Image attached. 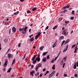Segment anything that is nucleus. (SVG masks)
Listing matches in <instances>:
<instances>
[{
    "instance_id": "14",
    "label": "nucleus",
    "mask_w": 78,
    "mask_h": 78,
    "mask_svg": "<svg viewBox=\"0 0 78 78\" xmlns=\"http://www.w3.org/2000/svg\"><path fill=\"white\" fill-rule=\"evenodd\" d=\"M11 69H12V68H10L8 70V71L7 72V73H9L10 72H11Z\"/></svg>"
},
{
    "instance_id": "19",
    "label": "nucleus",
    "mask_w": 78,
    "mask_h": 78,
    "mask_svg": "<svg viewBox=\"0 0 78 78\" xmlns=\"http://www.w3.org/2000/svg\"><path fill=\"white\" fill-rule=\"evenodd\" d=\"M36 60H37V59H35V60L33 61V64H36V62L37 61H36Z\"/></svg>"
},
{
    "instance_id": "1",
    "label": "nucleus",
    "mask_w": 78,
    "mask_h": 78,
    "mask_svg": "<svg viewBox=\"0 0 78 78\" xmlns=\"http://www.w3.org/2000/svg\"><path fill=\"white\" fill-rule=\"evenodd\" d=\"M55 73V71H52V73L51 74H49V75L48 76L49 78H51L53 76V75H54V74Z\"/></svg>"
},
{
    "instance_id": "10",
    "label": "nucleus",
    "mask_w": 78,
    "mask_h": 78,
    "mask_svg": "<svg viewBox=\"0 0 78 78\" xmlns=\"http://www.w3.org/2000/svg\"><path fill=\"white\" fill-rule=\"evenodd\" d=\"M36 57V55H34V57L32 58L31 59L32 61H33L34 60Z\"/></svg>"
},
{
    "instance_id": "12",
    "label": "nucleus",
    "mask_w": 78,
    "mask_h": 78,
    "mask_svg": "<svg viewBox=\"0 0 78 78\" xmlns=\"http://www.w3.org/2000/svg\"><path fill=\"white\" fill-rule=\"evenodd\" d=\"M48 53V52L47 51L46 52H44L43 53V56H45V55H46Z\"/></svg>"
},
{
    "instance_id": "49",
    "label": "nucleus",
    "mask_w": 78,
    "mask_h": 78,
    "mask_svg": "<svg viewBox=\"0 0 78 78\" xmlns=\"http://www.w3.org/2000/svg\"><path fill=\"white\" fill-rule=\"evenodd\" d=\"M75 77H78V74H75Z\"/></svg>"
},
{
    "instance_id": "42",
    "label": "nucleus",
    "mask_w": 78,
    "mask_h": 78,
    "mask_svg": "<svg viewBox=\"0 0 78 78\" xmlns=\"http://www.w3.org/2000/svg\"><path fill=\"white\" fill-rule=\"evenodd\" d=\"M28 28V27H25L24 28V30H25L26 31H27V29Z\"/></svg>"
},
{
    "instance_id": "56",
    "label": "nucleus",
    "mask_w": 78,
    "mask_h": 78,
    "mask_svg": "<svg viewBox=\"0 0 78 78\" xmlns=\"http://www.w3.org/2000/svg\"><path fill=\"white\" fill-rule=\"evenodd\" d=\"M51 62L52 63H53V62H54V60H52L51 61Z\"/></svg>"
},
{
    "instance_id": "39",
    "label": "nucleus",
    "mask_w": 78,
    "mask_h": 78,
    "mask_svg": "<svg viewBox=\"0 0 78 78\" xmlns=\"http://www.w3.org/2000/svg\"><path fill=\"white\" fill-rule=\"evenodd\" d=\"M76 65L77 67H78V61L77 62H75Z\"/></svg>"
},
{
    "instance_id": "53",
    "label": "nucleus",
    "mask_w": 78,
    "mask_h": 78,
    "mask_svg": "<svg viewBox=\"0 0 78 78\" xmlns=\"http://www.w3.org/2000/svg\"><path fill=\"white\" fill-rule=\"evenodd\" d=\"M33 73H30V74L31 75H32V76H34V75H33Z\"/></svg>"
},
{
    "instance_id": "23",
    "label": "nucleus",
    "mask_w": 78,
    "mask_h": 78,
    "mask_svg": "<svg viewBox=\"0 0 78 78\" xmlns=\"http://www.w3.org/2000/svg\"><path fill=\"white\" fill-rule=\"evenodd\" d=\"M67 11V10H64L63 12H61V13H65V12H66V11Z\"/></svg>"
},
{
    "instance_id": "63",
    "label": "nucleus",
    "mask_w": 78,
    "mask_h": 78,
    "mask_svg": "<svg viewBox=\"0 0 78 78\" xmlns=\"http://www.w3.org/2000/svg\"><path fill=\"white\" fill-rule=\"evenodd\" d=\"M9 51H10V48H9L8 51H7V52H9Z\"/></svg>"
},
{
    "instance_id": "11",
    "label": "nucleus",
    "mask_w": 78,
    "mask_h": 78,
    "mask_svg": "<svg viewBox=\"0 0 78 78\" xmlns=\"http://www.w3.org/2000/svg\"><path fill=\"white\" fill-rule=\"evenodd\" d=\"M56 42H57V40L55 42L54 44L52 46L53 48H54V47H56Z\"/></svg>"
},
{
    "instance_id": "45",
    "label": "nucleus",
    "mask_w": 78,
    "mask_h": 78,
    "mask_svg": "<svg viewBox=\"0 0 78 78\" xmlns=\"http://www.w3.org/2000/svg\"><path fill=\"white\" fill-rule=\"evenodd\" d=\"M58 75H59V73H58L56 74V76H58Z\"/></svg>"
},
{
    "instance_id": "13",
    "label": "nucleus",
    "mask_w": 78,
    "mask_h": 78,
    "mask_svg": "<svg viewBox=\"0 0 78 78\" xmlns=\"http://www.w3.org/2000/svg\"><path fill=\"white\" fill-rule=\"evenodd\" d=\"M57 27H58V26H55L52 28V29L54 30H55L57 28Z\"/></svg>"
},
{
    "instance_id": "48",
    "label": "nucleus",
    "mask_w": 78,
    "mask_h": 78,
    "mask_svg": "<svg viewBox=\"0 0 78 78\" xmlns=\"http://www.w3.org/2000/svg\"><path fill=\"white\" fill-rule=\"evenodd\" d=\"M67 57L66 56L65 57H64L63 58V59H64V60H66V58H67Z\"/></svg>"
},
{
    "instance_id": "33",
    "label": "nucleus",
    "mask_w": 78,
    "mask_h": 78,
    "mask_svg": "<svg viewBox=\"0 0 78 78\" xmlns=\"http://www.w3.org/2000/svg\"><path fill=\"white\" fill-rule=\"evenodd\" d=\"M27 14H29V13H31V11L28 10L27 11Z\"/></svg>"
},
{
    "instance_id": "55",
    "label": "nucleus",
    "mask_w": 78,
    "mask_h": 78,
    "mask_svg": "<svg viewBox=\"0 0 78 78\" xmlns=\"http://www.w3.org/2000/svg\"><path fill=\"white\" fill-rule=\"evenodd\" d=\"M39 75V72H38L37 74H35V75Z\"/></svg>"
},
{
    "instance_id": "26",
    "label": "nucleus",
    "mask_w": 78,
    "mask_h": 78,
    "mask_svg": "<svg viewBox=\"0 0 78 78\" xmlns=\"http://www.w3.org/2000/svg\"><path fill=\"white\" fill-rule=\"evenodd\" d=\"M19 13V11H17V12L14 13V15H17V14H18Z\"/></svg>"
},
{
    "instance_id": "17",
    "label": "nucleus",
    "mask_w": 78,
    "mask_h": 78,
    "mask_svg": "<svg viewBox=\"0 0 78 78\" xmlns=\"http://www.w3.org/2000/svg\"><path fill=\"white\" fill-rule=\"evenodd\" d=\"M69 42V39L67 40L64 44L65 45V44H67V43H68V42Z\"/></svg>"
},
{
    "instance_id": "50",
    "label": "nucleus",
    "mask_w": 78,
    "mask_h": 78,
    "mask_svg": "<svg viewBox=\"0 0 78 78\" xmlns=\"http://www.w3.org/2000/svg\"><path fill=\"white\" fill-rule=\"evenodd\" d=\"M57 59V57H55L54 59V61H56V59Z\"/></svg>"
},
{
    "instance_id": "24",
    "label": "nucleus",
    "mask_w": 78,
    "mask_h": 78,
    "mask_svg": "<svg viewBox=\"0 0 78 78\" xmlns=\"http://www.w3.org/2000/svg\"><path fill=\"white\" fill-rule=\"evenodd\" d=\"M4 41L5 42V43L6 42H8V39L7 38H6L5 39V40H4Z\"/></svg>"
},
{
    "instance_id": "64",
    "label": "nucleus",
    "mask_w": 78,
    "mask_h": 78,
    "mask_svg": "<svg viewBox=\"0 0 78 78\" xmlns=\"http://www.w3.org/2000/svg\"><path fill=\"white\" fill-rule=\"evenodd\" d=\"M8 23H5V24L4 25H7L8 24Z\"/></svg>"
},
{
    "instance_id": "9",
    "label": "nucleus",
    "mask_w": 78,
    "mask_h": 78,
    "mask_svg": "<svg viewBox=\"0 0 78 78\" xmlns=\"http://www.w3.org/2000/svg\"><path fill=\"white\" fill-rule=\"evenodd\" d=\"M44 48V46H41L40 48V51H42L43 50V48Z\"/></svg>"
},
{
    "instance_id": "29",
    "label": "nucleus",
    "mask_w": 78,
    "mask_h": 78,
    "mask_svg": "<svg viewBox=\"0 0 78 78\" xmlns=\"http://www.w3.org/2000/svg\"><path fill=\"white\" fill-rule=\"evenodd\" d=\"M39 69V67L38 66H36V71H37Z\"/></svg>"
},
{
    "instance_id": "21",
    "label": "nucleus",
    "mask_w": 78,
    "mask_h": 78,
    "mask_svg": "<svg viewBox=\"0 0 78 78\" xmlns=\"http://www.w3.org/2000/svg\"><path fill=\"white\" fill-rule=\"evenodd\" d=\"M64 36H62L60 37L59 38V40H61V39H64Z\"/></svg>"
},
{
    "instance_id": "43",
    "label": "nucleus",
    "mask_w": 78,
    "mask_h": 78,
    "mask_svg": "<svg viewBox=\"0 0 78 78\" xmlns=\"http://www.w3.org/2000/svg\"><path fill=\"white\" fill-rule=\"evenodd\" d=\"M67 49H65L63 51V52H65V51H67Z\"/></svg>"
},
{
    "instance_id": "7",
    "label": "nucleus",
    "mask_w": 78,
    "mask_h": 78,
    "mask_svg": "<svg viewBox=\"0 0 78 78\" xmlns=\"http://www.w3.org/2000/svg\"><path fill=\"white\" fill-rule=\"evenodd\" d=\"M8 58H12V55L10 53H9L8 54Z\"/></svg>"
},
{
    "instance_id": "62",
    "label": "nucleus",
    "mask_w": 78,
    "mask_h": 78,
    "mask_svg": "<svg viewBox=\"0 0 78 78\" xmlns=\"http://www.w3.org/2000/svg\"><path fill=\"white\" fill-rule=\"evenodd\" d=\"M64 28H65L64 27H63L62 29V30H64Z\"/></svg>"
},
{
    "instance_id": "25",
    "label": "nucleus",
    "mask_w": 78,
    "mask_h": 78,
    "mask_svg": "<svg viewBox=\"0 0 78 78\" xmlns=\"http://www.w3.org/2000/svg\"><path fill=\"white\" fill-rule=\"evenodd\" d=\"M16 61V59L15 58H14L12 62V64H14V63H15V61Z\"/></svg>"
},
{
    "instance_id": "44",
    "label": "nucleus",
    "mask_w": 78,
    "mask_h": 78,
    "mask_svg": "<svg viewBox=\"0 0 78 78\" xmlns=\"http://www.w3.org/2000/svg\"><path fill=\"white\" fill-rule=\"evenodd\" d=\"M48 26H47L45 29V30H48Z\"/></svg>"
},
{
    "instance_id": "60",
    "label": "nucleus",
    "mask_w": 78,
    "mask_h": 78,
    "mask_svg": "<svg viewBox=\"0 0 78 78\" xmlns=\"http://www.w3.org/2000/svg\"><path fill=\"white\" fill-rule=\"evenodd\" d=\"M11 29H10V30H9V34H11Z\"/></svg>"
},
{
    "instance_id": "47",
    "label": "nucleus",
    "mask_w": 78,
    "mask_h": 78,
    "mask_svg": "<svg viewBox=\"0 0 78 78\" xmlns=\"http://www.w3.org/2000/svg\"><path fill=\"white\" fill-rule=\"evenodd\" d=\"M75 47V44H74L72 47V48H73V47Z\"/></svg>"
},
{
    "instance_id": "61",
    "label": "nucleus",
    "mask_w": 78,
    "mask_h": 78,
    "mask_svg": "<svg viewBox=\"0 0 78 78\" xmlns=\"http://www.w3.org/2000/svg\"><path fill=\"white\" fill-rule=\"evenodd\" d=\"M20 2H23L24 1V0H20Z\"/></svg>"
},
{
    "instance_id": "20",
    "label": "nucleus",
    "mask_w": 78,
    "mask_h": 78,
    "mask_svg": "<svg viewBox=\"0 0 78 78\" xmlns=\"http://www.w3.org/2000/svg\"><path fill=\"white\" fill-rule=\"evenodd\" d=\"M36 9H37V7H35L32 9V11H36Z\"/></svg>"
},
{
    "instance_id": "31",
    "label": "nucleus",
    "mask_w": 78,
    "mask_h": 78,
    "mask_svg": "<svg viewBox=\"0 0 78 78\" xmlns=\"http://www.w3.org/2000/svg\"><path fill=\"white\" fill-rule=\"evenodd\" d=\"M46 59H50V55H47Z\"/></svg>"
},
{
    "instance_id": "2",
    "label": "nucleus",
    "mask_w": 78,
    "mask_h": 78,
    "mask_svg": "<svg viewBox=\"0 0 78 78\" xmlns=\"http://www.w3.org/2000/svg\"><path fill=\"white\" fill-rule=\"evenodd\" d=\"M35 59H37L36 61H38V62H39L41 61V58H40V54H39L37 58H36Z\"/></svg>"
},
{
    "instance_id": "41",
    "label": "nucleus",
    "mask_w": 78,
    "mask_h": 78,
    "mask_svg": "<svg viewBox=\"0 0 78 78\" xmlns=\"http://www.w3.org/2000/svg\"><path fill=\"white\" fill-rule=\"evenodd\" d=\"M65 23H66V24H67V23H69V21H65Z\"/></svg>"
},
{
    "instance_id": "36",
    "label": "nucleus",
    "mask_w": 78,
    "mask_h": 78,
    "mask_svg": "<svg viewBox=\"0 0 78 78\" xmlns=\"http://www.w3.org/2000/svg\"><path fill=\"white\" fill-rule=\"evenodd\" d=\"M66 8H69V7H70V5H67L66 6Z\"/></svg>"
},
{
    "instance_id": "4",
    "label": "nucleus",
    "mask_w": 78,
    "mask_h": 78,
    "mask_svg": "<svg viewBox=\"0 0 78 78\" xmlns=\"http://www.w3.org/2000/svg\"><path fill=\"white\" fill-rule=\"evenodd\" d=\"M66 31H67V29L63 30L62 33V34H63L65 36H66V34H67V33H66Z\"/></svg>"
},
{
    "instance_id": "16",
    "label": "nucleus",
    "mask_w": 78,
    "mask_h": 78,
    "mask_svg": "<svg viewBox=\"0 0 78 78\" xmlns=\"http://www.w3.org/2000/svg\"><path fill=\"white\" fill-rule=\"evenodd\" d=\"M34 40V38L33 37H32L30 40V42H31V41L33 42Z\"/></svg>"
},
{
    "instance_id": "32",
    "label": "nucleus",
    "mask_w": 78,
    "mask_h": 78,
    "mask_svg": "<svg viewBox=\"0 0 78 78\" xmlns=\"http://www.w3.org/2000/svg\"><path fill=\"white\" fill-rule=\"evenodd\" d=\"M41 32H39L38 33V34H37V35L38 36H40V35H41Z\"/></svg>"
},
{
    "instance_id": "3",
    "label": "nucleus",
    "mask_w": 78,
    "mask_h": 78,
    "mask_svg": "<svg viewBox=\"0 0 78 78\" xmlns=\"http://www.w3.org/2000/svg\"><path fill=\"white\" fill-rule=\"evenodd\" d=\"M5 63L3 65V66L4 67H6L7 66V65L8 64V59H5Z\"/></svg>"
},
{
    "instance_id": "37",
    "label": "nucleus",
    "mask_w": 78,
    "mask_h": 78,
    "mask_svg": "<svg viewBox=\"0 0 78 78\" xmlns=\"http://www.w3.org/2000/svg\"><path fill=\"white\" fill-rule=\"evenodd\" d=\"M74 19V16H72L70 18V20H73Z\"/></svg>"
},
{
    "instance_id": "59",
    "label": "nucleus",
    "mask_w": 78,
    "mask_h": 78,
    "mask_svg": "<svg viewBox=\"0 0 78 78\" xmlns=\"http://www.w3.org/2000/svg\"><path fill=\"white\" fill-rule=\"evenodd\" d=\"M48 73H49V71H46V73L47 74Z\"/></svg>"
},
{
    "instance_id": "34",
    "label": "nucleus",
    "mask_w": 78,
    "mask_h": 78,
    "mask_svg": "<svg viewBox=\"0 0 78 78\" xmlns=\"http://www.w3.org/2000/svg\"><path fill=\"white\" fill-rule=\"evenodd\" d=\"M66 42V41H65V40L63 41L62 42V44L61 45V46H62V45L64 44V42Z\"/></svg>"
},
{
    "instance_id": "27",
    "label": "nucleus",
    "mask_w": 78,
    "mask_h": 78,
    "mask_svg": "<svg viewBox=\"0 0 78 78\" xmlns=\"http://www.w3.org/2000/svg\"><path fill=\"white\" fill-rule=\"evenodd\" d=\"M52 69L53 70H55V65H53V67H52Z\"/></svg>"
},
{
    "instance_id": "40",
    "label": "nucleus",
    "mask_w": 78,
    "mask_h": 78,
    "mask_svg": "<svg viewBox=\"0 0 78 78\" xmlns=\"http://www.w3.org/2000/svg\"><path fill=\"white\" fill-rule=\"evenodd\" d=\"M74 12L75 11L74 10H73L72 12L71 13V14L72 13V14H73V15H75V14H74Z\"/></svg>"
},
{
    "instance_id": "35",
    "label": "nucleus",
    "mask_w": 78,
    "mask_h": 78,
    "mask_svg": "<svg viewBox=\"0 0 78 78\" xmlns=\"http://www.w3.org/2000/svg\"><path fill=\"white\" fill-rule=\"evenodd\" d=\"M67 7H62V9H63V10H64V9H67Z\"/></svg>"
},
{
    "instance_id": "30",
    "label": "nucleus",
    "mask_w": 78,
    "mask_h": 78,
    "mask_svg": "<svg viewBox=\"0 0 78 78\" xmlns=\"http://www.w3.org/2000/svg\"><path fill=\"white\" fill-rule=\"evenodd\" d=\"M63 63H64V61H63V60H62V61L60 62V65H62Z\"/></svg>"
},
{
    "instance_id": "28",
    "label": "nucleus",
    "mask_w": 78,
    "mask_h": 78,
    "mask_svg": "<svg viewBox=\"0 0 78 78\" xmlns=\"http://www.w3.org/2000/svg\"><path fill=\"white\" fill-rule=\"evenodd\" d=\"M38 67H41L42 66V65L41 63H39L38 65Z\"/></svg>"
},
{
    "instance_id": "5",
    "label": "nucleus",
    "mask_w": 78,
    "mask_h": 78,
    "mask_svg": "<svg viewBox=\"0 0 78 78\" xmlns=\"http://www.w3.org/2000/svg\"><path fill=\"white\" fill-rule=\"evenodd\" d=\"M78 48L77 47V46H76L75 47V50L74 51L75 53H76V52L77 51H78Z\"/></svg>"
},
{
    "instance_id": "6",
    "label": "nucleus",
    "mask_w": 78,
    "mask_h": 78,
    "mask_svg": "<svg viewBox=\"0 0 78 78\" xmlns=\"http://www.w3.org/2000/svg\"><path fill=\"white\" fill-rule=\"evenodd\" d=\"M12 31H13V33H15V32H16V29L15 28V27H13L12 28Z\"/></svg>"
},
{
    "instance_id": "54",
    "label": "nucleus",
    "mask_w": 78,
    "mask_h": 78,
    "mask_svg": "<svg viewBox=\"0 0 78 78\" xmlns=\"http://www.w3.org/2000/svg\"><path fill=\"white\" fill-rule=\"evenodd\" d=\"M68 47H69V45H67L66 49H67V48H68Z\"/></svg>"
},
{
    "instance_id": "15",
    "label": "nucleus",
    "mask_w": 78,
    "mask_h": 78,
    "mask_svg": "<svg viewBox=\"0 0 78 78\" xmlns=\"http://www.w3.org/2000/svg\"><path fill=\"white\" fill-rule=\"evenodd\" d=\"M73 68L74 69H76V63H75L73 66Z\"/></svg>"
},
{
    "instance_id": "38",
    "label": "nucleus",
    "mask_w": 78,
    "mask_h": 78,
    "mask_svg": "<svg viewBox=\"0 0 78 78\" xmlns=\"http://www.w3.org/2000/svg\"><path fill=\"white\" fill-rule=\"evenodd\" d=\"M24 29V28H20V31H23V30Z\"/></svg>"
},
{
    "instance_id": "18",
    "label": "nucleus",
    "mask_w": 78,
    "mask_h": 78,
    "mask_svg": "<svg viewBox=\"0 0 78 78\" xmlns=\"http://www.w3.org/2000/svg\"><path fill=\"white\" fill-rule=\"evenodd\" d=\"M42 61H43V62H45L46 61H47V59H46V58H43L42 59Z\"/></svg>"
},
{
    "instance_id": "51",
    "label": "nucleus",
    "mask_w": 78,
    "mask_h": 78,
    "mask_svg": "<svg viewBox=\"0 0 78 78\" xmlns=\"http://www.w3.org/2000/svg\"><path fill=\"white\" fill-rule=\"evenodd\" d=\"M31 73H34V71H33L31 72H30Z\"/></svg>"
},
{
    "instance_id": "52",
    "label": "nucleus",
    "mask_w": 78,
    "mask_h": 78,
    "mask_svg": "<svg viewBox=\"0 0 78 78\" xmlns=\"http://www.w3.org/2000/svg\"><path fill=\"white\" fill-rule=\"evenodd\" d=\"M67 76V74H65L64 75V76L66 77V76Z\"/></svg>"
},
{
    "instance_id": "58",
    "label": "nucleus",
    "mask_w": 78,
    "mask_h": 78,
    "mask_svg": "<svg viewBox=\"0 0 78 78\" xmlns=\"http://www.w3.org/2000/svg\"><path fill=\"white\" fill-rule=\"evenodd\" d=\"M6 70V68H4L3 69V71H5Z\"/></svg>"
},
{
    "instance_id": "22",
    "label": "nucleus",
    "mask_w": 78,
    "mask_h": 78,
    "mask_svg": "<svg viewBox=\"0 0 78 78\" xmlns=\"http://www.w3.org/2000/svg\"><path fill=\"white\" fill-rule=\"evenodd\" d=\"M39 37V36L37 35L35 36V39L36 40H37V39Z\"/></svg>"
},
{
    "instance_id": "57",
    "label": "nucleus",
    "mask_w": 78,
    "mask_h": 78,
    "mask_svg": "<svg viewBox=\"0 0 78 78\" xmlns=\"http://www.w3.org/2000/svg\"><path fill=\"white\" fill-rule=\"evenodd\" d=\"M43 72H45V68H44L43 70Z\"/></svg>"
},
{
    "instance_id": "8",
    "label": "nucleus",
    "mask_w": 78,
    "mask_h": 78,
    "mask_svg": "<svg viewBox=\"0 0 78 78\" xmlns=\"http://www.w3.org/2000/svg\"><path fill=\"white\" fill-rule=\"evenodd\" d=\"M27 33V31L26 30H24L22 32V34H26Z\"/></svg>"
},
{
    "instance_id": "46",
    "label": "nucleus",
    "mask_w": 78,
    "mask_h": 78,
    "mask_svg": "<svg viewBox=\"0 0 78 78\" xmlns=\"http://www.w3.org/2000/svg\"><path fill=\"white\" fill-rule=\"evenodd\" d=\"M33 67H34V65H31V68H32V69H33Z\"/></svg>"
}]
</instances>
